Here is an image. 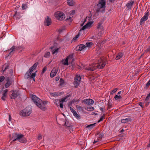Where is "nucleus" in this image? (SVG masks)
Returning <instances> with one entry per match:
<instances>
[{"label": "nucleus", "mask_w": 150, "mask_h": 150, "mask_svg": "<svg viewBox=\"0 0 150 150\" xmlns=\"http://www.w3.org/2000/svg\"><path fill=\"white\" fill-rule=\"evenodd\" d=\"M106 64L105 61L102 59L98 60L97 63H93L90 65L86 68V70L91 71H93L97 69H103Z\"/></svg>", "instance_id": "obj_1"}, {"label": "nucleus", "mask_w": 150, "mask_h": 150, "mask_svg": "<svg viewBox=\"0 0 150 150\" xmlns=\"http://www.w3.org/2000/svg\"><path fill=\"white\" fill-rule=\"evenodd\" d=\"M30 96L34 103L38 108L43 111L47 110L44 105H41L42 101L40 99L35 95H31Z\"/></svg>", "instance_id": "obj_2"}, {"label": "nucleus", "mask_w": 150, "mask_h": 150, "mask_svg": "<svg viewBox=\"0 0 150 150\" xmlns=\"http://www.w3.org/2000/svg\"><path fill=\"white\" fill-rule=\"evenodd\" d=\"M7 76V77L6 80V82L5 85V87L6 88H8L14 83L12 69H11L9 70Z\"/></svg>", "instance_id": "obj_3"}, {"label": "nucleus", "mask_w": 150, "mask_h": 150, "mask_svg": "<svg viewBox=\"0 0 150 150\" xmlns=\"http://www.w3.org/2000/svg\"><path fill=\"white\" fill-rule=\"evenodd\" d=\"M106 1L105 0H99L98 4H97L96 12H104L105 9Z\"/></svg>", "instance_id": "obj_4"}, {"label": "nucleus", "mask_w": 150, "mask_h": 150, "mask_svg": "<svg viewBox=\"0 0 150 150\" xmlns=\"http://www.w3.org/2000/svg\"><path fill=\"white\" fill-rule=\"evenodd\" d=\"M31 111L30 108L26 107L20 111V115L24 117L29 116L31 113Z\"/></svg>", "instance_id": "obj_5"}, {"label": "nucleus", "mask_w": 150, "mask_h": 150, "mask_svg": "<svg viewBox=\"0 0 150 150\" xmlns=\"http://www.w3.org/2000/svg\"><path fill=\"white\" fill-rule=\"evenodd\" d=\"M54 16L57 19L62 21L65 18V15L62 12L59 11L56 12L54 14Z\"/></svg>", "instance_id": "obj_6"}, {"label": "nucleus", "mask_w": 150, "mask_h": 150, "mask_svg": "<svg viewBox=\"0 0 150 150\" xmlns=\"http://www.w3.org/2000/svg\"><path fill=\"white\" fill-rule=\"evenodd\" d=\"M81 78L80 76L79 75L76 74L74 78V84L75 87H77L79 85Z\"/></svg>", "instance_id": "obj_7"}, {"label": "nucleus", "mask_w": 150, "mask_h": 150, "mask_svg": "<svg viewBox=\"0 0 150 150\" xmlns=\"http://www.w3.org/2000/svg\"><path fill=\"white\" fill-rule=\"evenodd\" d=\"M8 90L6 89L4 90H2L0 91V95L2 94V96L1 99L3 100H5L6 97V96L7 94Z\"/></svg>", "instance_id": "obj_8"}, {"label": "nucleus", "mask_w": 150, "mask_h": 150, "mask_svg": "<svg viewBox=\"0 0 150 150\" xmlns=\"http://www.w3.org/2000/svg\"><path fill=\"white\" fill-rule=\"evenodd\" d=\"M149 15V11H147L145 14L144 16L141 19L140 21V25H142L144 22L145 21L148 19Z\"/></svg>", "instance_id": "obj_9"}, {"label": "nucleus", "mask_w": 150, "mask_h": 150, "mask_svg": "<svg viewBox=\"0 0 150 150\" xmlns=\"http://www.w3.org/2000/svg\"><path fill=\"white\" fill-rule=\"evenodd\" d=\"M83 102L88 105H92L94 103L93 100L91 99H84L83 100Z\"/></svg>", "instance_id": "obj_10"}, {"label": "nucleus", "mask_w": 150, "mask_h": 150, "mask_svg": "<svg viewBox=\"0 0 150 150\" xmlns=\"http://www.w3.org/2000/svg\"><path fill=\"white\" fill-rule=\"evenodd\" d=\"M58 71V69H56L55 67H54L51 71L50 74V77L53 78L56 74Z\"/></svg>", "instance_id": "obj_11"}, {"label": "nucleus", "mask_w": 150, "mask_h": 150, "mask_svg": "<svg viewBox=\"0 0 150 150\" xmlns=\"http://www.w3.org/2000/svg\"><path fill=\"white\" fill-rule=\"evenodd\" d=\"M51 23V19L48 16L45 19L44 21V24L45 25L49 26L50 25Z\"/></svg>", "instance_id": "obj_12"}, {"label": "nucleus", "mask_w": 150, "mask_h": 150, "mask_svg": "<svg viewBox=\"0 0 150 150\" xmlns=\"http://www.w3.org/2000/svg\"><path fill=\"white\" fill-rule=\"evenodd\" d=\"M71 55L68 56L65 59H63L62 60V63L64 65H68V60L70 59L71 58Z\"/></svg>", "instance_id": "obj_13"}, {"label": "nucleus", "mask_w": 150, "mask_h": 150, "mask_svg": "<svg viewBox=\"0 0 150 150\" xmlns=\"http://www.w3.org/2000/svg\"><path fill=\"white\" fill-rule=\"evenodd\" d=\"M103 137V134H100L98 137H96L95 138V139L93 142V144H94L96 142H98L99 141H100L101 139Z\"/></svg>", "instance_id": "obj_14"}, {"label": "nucleus", "mask_w": 150, "mask_h": 150, "mask_svg": "<svg viewBox=\"0 0 150 150\" xmlns=\"http://www.w3.org/2000/svg\"><path fill=\"white\" fill-rule=\"evenodd\" d=\"M12 93L11 96V98L15 99L19 95L18 92L16 90H14L13 91Z\"/></svg>", "instance_id": "obj_15"}, {"label": "nucleus", "mask_w": 150, "mask_h": 150, "mask_svg": "<svg viewBox=\"0 0 150 150\" xmlns=\"http://www.w3.org/2000/svg\"><path fill=\"white\" fill-rule=\"evenodd\" d=\"M50 49L51 50L52 54H54L55 53H57L58 52V50L59 49L57 48L55 46H52L50 47Z\"/></svg>", "instance_id": "obj_16"}, {"label": "nucleus", "mask_w": 150, "mask_h": 150, "mask_svg": "<svg viewBox=\"0 0 150 150\" xmlns=\"http://www.w3.org/2000/svg\"><path fill=\"white\" fill-rule=\"evenodd\" d=\"M9 66V65L8 63H6L4 64L2 67V72L4 73L5 71H6L7 69H8Z\"/></svg>", "instance_id": "obj_17"}, {"label": "nucleus", "mask_w": 150, "mask_h": 150, "mask_svg": "<svg viewBox=\"0 0 150 150\" xmlns=\"http://www.w3.org/2000/svg\"><path fill=\"white\" fill-rule=\"evenodd\" d=\"M85 48H86V46L83 44H81L76 48V50L78 51H81L84 50Z\"/></svg>", "instance_id": "obj_18"}, {"label": "nucleus", "mask_w": 150, "mask_h": 150, "mask_svg": "<svg viewBox=\"0 0 150 150\" xmlns=\"http://www.w3.org/2000/svg\"><path fill=\"white\" fill-rule=\"evenodd\" d=\"M38 64L35 63L29 69V71L32 73L33 71L36 68Z\"/></svg>", "instance_id": "obj_19"}, {"label": "nucleus", "mask_w": 150, "mask_h": 150, "mask_svg": "<svg viewBox=\"0 0 150 150\" xmlns=\"http://www.w3.org/2000/svg\"><path fill=\"white\" fill-rule=\"evenodd\" d=\"M76 108L77 110L79 111V112L83 111V107H81L79 105H76Z\"/></svg>", "instance_id": "obj_20"}, {"label": "nucleus", "mask_w": 150, "mask_h": 150, "mask_svg": "<svg viewBox=\"0 0 150 150\" xmlns=\"http://www.w3.org/2000/svg\"><path fill=\"white\" fill-rule=\"evenodd\" d=\"M24 135L22 134H18L17 138V140H18L19 142H21V139L23 137Z\"/></svg>", "instance_id": "obj_21"}, {"label": "nucleus", "mask_w": 150, "mask_h": 150, "mask_svg": "<svg viewBox=\"0 0 150 150\" xmlns=\"http://www.w3.org/2000/svg\"><path fill=\"white\" fill-rule=\"evenodd\" d=\"M134 3L133 1H129L128 3H127L126 5L127 8L128 9L131 8L132 5Z\"/></svg>", "instance_id": "obj_22"}, {"label": "nucleus", "mask_w": 150, "mask_h": 150, "mask_svg": "<svg viewBox=\"0 0 150 150\" xmlns=\"http://www.w3.org/2000/svg\"><path fill=\"white\" fill-rule=\"evenodd\" d=\"M124 54L122 52H120L118 53L117 56L115 58V59L116 60H118L120 58H121Z\"/></svg>", "instance_id": "obj_23"}, {"label": "nucleus", "mask_w": 150, "mask_h": 150, "mask_svg": "<svg viewBox=\"0 0 150 150\" xmlns=\"http://www.w3.org/2000/svg\"><path fill=\"white\" fill-rule=\"evenodd\" d=\"M129 121H131V119L129 117L121 120V122L122 123H125Z\"/></svg>", "instance_id": "obj_24"}, {"label": "nucleus", "mask_w": 150, "mask_h": 150, "mask_svg": "<svg viewBox=\"0 0 150 150\" xmlns=\"http://www.w3.org/2000/svg\"><path fill=\"white\" fill-rule=\"evenodd\" d=\"M32 73L29 71H27L25 75V79H28L30 77L31 74Z\"/></svg>", "instance_id": "obj_25"}, {"label": "nucleus", "mask_w": 150, "mask_h": 150, "mask_svg": "<svg viewBox=\"0 0 150 150\" xmlns=\"http://www.w3.org/2000/svg\"><path fill=\"white\" fill-rule=\"evenodd\" d=\"M15 48L16 47L14 46H13L10 49V50L11 51L9 53L8 55L13 54V52L15 50Z\"/></svg>", "instance_id": "obj_26"}, {"label": "nucleus", "mask_w": 150, "mask_h": 150, "mask_svg": "<svg viewBox=\"0 0 150 150\" xmlns=\"http://www.w3.org/2000/svg\"><path fill=\"white\" fill-rule=\"evenodd\" d=\"M68 4L70 6H73L74 4V2L72 0H68Z\"/></svg>", "instance_id": "obj_27"}, {"label": "nucleus", "mask_w": 150, "mask_h": 150, "mask_svg": "<svg viewBox=\"0 0 150 150\" xmlns=\"http://www.w3.org/2000/svg\"><path fill=\"white\" fill-rule=\"evenodd\" d=\"M93 45V43L92 42H88L86 44V47H90Z\"/></svg>", "instance_id": "obj_28"}, {"label": "nucleus", "mask_w": 150, "mask_h": 150, "mask_svg": "<svg viewBox=\"0 0 150 150\" xmlns=\"http://www.w3.org/2000/svg\"><path fill=\"white\" fill-rule=\"evenodd\" d=\"M18 134L17 133H14L13 134L12 138L13 139V142H15L17 140V136H18Z\"/></svg>", "instance_id": "obj_29"}, {"label": "nucleus", "mask_w": 150, "mask_h": 150, "mask_svg": "<svg viewBox=\"0 0 150 150\" xmlns=\"http://www.w3.org/2000/svg\"><path fill=\"white\" fill-rule=\"evenodd\" d=\"M93 23V21H89L86 24V25L87 27V28H89L92 26V25Z\"/></svg>", "instance_id": "obj_30"}, {"label": "nucleus", "mask_w": 150, "mask_h": 150, "mask_svg": "<svg viewBox=\"0 0 150 150\" xmlns=\"http://www.w3.org/2000/svg\"><path fill=\"white\" fill-rule=\"evenodd\" d=\"M96 124V123H95L88 125L86 126V127L87 128H88L89 129H91L95 126Z\"/></svg>", "instance_id": "obj_31"}, {"label": "nucleus", "mask_w": 150, "mask_h": 150, "mask_svg": "<svg viewBox=\"0 0 150 150\" xmlns=\"http://www.w3.org/2000/svg\"><path fill=\"white\" fill-rule=\"evenodd\" d=\"M73 115L76 117V118L77 119H79L80 117V116L79 115L77 114L76 111L74 112V113H73Z\"/></svg>", "instance_id": "obj_32"}, {"label": "nucleus", "mask_w": 150, "mask_h": 150, "mask_svg": "<svg viewBox=\"0 0 150 150\" xmlns=\"http://www.w3.org/2000/svg\"><path fill=\"white\" fill-rule=\"evenodd\" d=\"M50 95L54 97H56L58 96H59V94L58 92H55L53 93H51Z\"/></svg>", "instance_id": "obj_33"}, {"label": "nucleus", "mask_w": 150, "mask_h": 150, "mask_svg": "<svg viewBox=\"0 0 150 150\" xmlns=\"http://www.w3.org/2000/svg\"><path fill=\"white\" fill-rule=\"evenodd\" d=\"M44 56L46 58H49L50 56V52H46L44 55Z\"/></svg>", "instance_id": "obj_34"}, {"label": "nucleus", "mask_w": 150, "mask_h": 150, "mask_svg": "<svg viewBox=\"0 0 150 150\" xmlns=\"http://www.w3.org/2000/svg\"><path fill=\"white\" fill-rule=\"evenodd\" d=\"M114 98L115 100H118L121 99L122 97L120 95L118 96L117 95H116L114 97Z\"/></svg>", "instance_id": "obj_35"}, {"label": "nucleus", "mask_w": 150, "mask_h": 150, "mask_svg": "<svg viewBox=\"0 0 150 150\" xmlns=\"http://www.w3.org/2000/svg\"><path fill=\"white\" fill-rule=\"evenodd\" d=\"M79 33L78 34L76 35L73 38V40L74 41L76 40L78 38L79 36H80V34Z\"/></svg>", "instance_id": "obj_36"}, {"label": "nucleus", "mask_w": 150, "mask_h": 150, "mask_svg": "<svg viewBox=\"0 0 150 150\" xmlns=\"http://www.w3.org/2000/svg\"><path fill=\"white\" fill-rule=\"evenodd\" d=\"M88 29V28L86 25V24L83 26L81 28L80 30V32L81 31V30H84L85 29Z\"/></svg>", "instance_id": "obj_37"}, {"label": "nucleus", "mask_w": 150, "mask_h": 150, "mask_svg": "<svg viewBox=\"0 0 150 150\" xmlns=\"http://www.w3.org/2000/svg\"><path fill=\"white\" fill-rule=\"evenodd\" d=\"M86 108L88 111H93L94 110V108L92 106L87 107Z\"/></svg>", "instance_id": "obj_38"}, {"label": "nucleus", "mask_w": 150, "mask_h": 150, "mask_svg": "<svg viewBox=\"0 0 150 150\" xmlns=\"http://www.w3.org/2000/svg\"><path fill=\"white\" fill-rule=\"evenodd\" d=\"M68 97H69L68 96H67L66 97H65L64 98H62V100H61L60 101L62 102H66L67 100V98Z\"/></svg>", "instance_id": "obj_39"}, {"label": "nucleus", "mask_w": 150, "mask_h": 150, "mask_svg": "<svg viewBox=\"0 0 150 150\" xmlns=\"http://www.w3.org/2000/svg\"><path fill=\"white\" fill-rule=\"evenodd\" d=\"M105 114H104L103 115L100 117V120L98 121V122H99L103 120V119L105 118Z\"/></svg>", "instance_id": "obj_40"}, {"label": "nucleus", "mask_w": 150, "mask_h": 150, "mask_svg": "<svg viewBox=\"0 0 150 150\" xmlns=\"http://www.w3.org/2000/svg\"><path fill=\"white\" fill-rule=\"evenodd\" d=\"M118 89L117 88H115L113 90L111 91L110 92V94H113L114 93H115L117 90Z\"/></svg>", "instance_id": "obj_41"}, {"label": "nucleus", "mask_w": 150, "mask_h": 150, "mask_svg": "<svg viewBox=\"0 0 150 150\" xmlns=\"http://www.w3.org/2000/svg\"><path fill=\"white\" fill-rule=\"evenodd\" d=\"M150 103V101L149 100H145L144 103H145V106L146 107H147L148 105Z\"/></svg>", "instance_id": "obj_42"}, {"label": "nucleus", "mask_w": 150, "mask_h": 150, "mask_svg": "<svg viewBox=\"0 0 150 150\" xmlns=\"http://www.w3.org/2000/svg\"><path fill=\"white\" fill-rule=\"evenodd\" d=\"M145 52L150 53V45L149 46L145 51Z\"/></svg>", "instance_id": "obj_43"}, {"label": "nucleus", "mask_w": 150, "mask_h": 150, "mask_svg": "<svg viewBox=\"0 0 150 150\" xmlns=\"http://www.w3.org/2000/svg\"><path fill=\"white\" fill-rule=\"evenodd\" d=\"M103 23L101 22H99L98 23V24L97 26V28L98 29L100 28L101 27V26L102 24Z\"/></svg>", "instance_id": "obj_44"}, {"label": "nucleus", "mask_w": 150, "mask_h": 150, "mask_svg": "<svg viewBox=\"0 0 150 150\" xmlns=\"http://www.w3.org/2000/svg\"><path fill=\"white\" fill-rule=\"evenodd\" d=\"M5 79V77L4 76H2L0 77V83L3 81Z\"/></svg>", "instance_id": "obj_45"}, {"label": "nucleus", "mask_w": 150, "mask_h": 150, "mask_svg": "<svg viewBox=\"0 0 150 150\" xmlns=\"http://www.w3.org/2000/svg\"><path fill=\"white\" fill-rule=\"evenodd\" d=\"M37 71H36V72L34 73H33L31 75L30 78H34L35 77L36 74V72H37Z\"/></svg>", "instance_id": "obj_46"}, {"label": "nucleus", "mask_w": 150, "mask_h": 150, "mask_svg": "<svg viewBox=\"0 0 150 150\" xmlns=\"http://www.w3.org/2000/svg\"><path fill=\"white\" fill-rule=\"evenodd\" d=\"M60 85H62L64 84V80L62 79H61L60 80Z\"/></svg>", "instance_id": "obj_47"}, {"label": "nucleus", "mask_w": 150, "mask_h": 150, "mask_svg": "<svg viewBox=\"0 0 150 150\" xmlns=\"http://www.w3.org/2000/svg\"><path fill=\"white\" fill-rule=\"evenodd\" d=\"M27 8V5L25 4H23L22 6V8L23 10H24L25 9H26V8Z\"/></svg>", "instance_id": "obj_48"}, {"label": "nucleus", "mask_w": 150, "mask_h": 150, "mask_svg": "<svg viewBox=\"0 0 150 150\" xmlns=\"http://www.w3.org/2000/svg\"><path fill=\"white\" fill-rule=\"evenodd\" d=\"M150 97V93H149V94L147 95V96L146 97V98L145 100H149V99Z\"/></svg>", "instance_id": "obj_49"}, {"label": "nucleus", "mask_w": 150, "mask_h": 150, "mask_svg": "<svg viewBox=\"0 0 150 150\" xmlns=\"http://www.w3.org/2000/svg\"><path fill=\"white\" fill-rule=\"evenodd\" d=\"M139 105L142 108H144V103L142 102H140L139 103Z\"/></svg>", "instance_id": "obj_50"}, {"label": "nucleus", "mask_w": 150, "mask_h": 150, "mask_svg": "<svg viewBox=\"0 0 150 150\" xmlns=\"http://www.w3.org/2000/svg\"><path fill=\"white\" fill-rule=\"evenodd\" d=\"M59 103H60L59 104H60V108H63V102H62V101H60Z\"/></svg>", "instance_id": "obj_51"}, {"label": "nucleus", "mask_w": 150, "mask_h": 150, "mask_svg": "<svg viewBox=\"0 0 150 150\" xmlns=\"http://www.w3.org/2000/svg\"><path fill=\"white\" fill-rule=\"evenodd\" d=\"M46 69H47V67H44L42 69V73H44L45 72V71H46Z\"/></svg>", "instance_id": "obj_52"}, {"label": "nucleus", "mask_w": 150, "mask_h": 150, "mask_svg": "<svg viewBox=\"0 0 150 150\" xmlns=\"http://www.w3.org/2000/svg\"><path fill=\"white\" fill-rule=\"evenodd\" d=\"M91 15L90 14L89 15L88 17H87L86 18L88 20L91 21L92 20L91 19Z\"/></svg>", "instance_id": "obj_53"}, {"label": "nucleus", "mask_w": 150, "mask_h": 150, "mask_svg": "<svg viewBox=\"0 0 150 150\" xmlns=\"http://www.w3.org/2000/svg\"><path fill=\"white\" fill-rule=\"evenodd\" d=\"M70 110H71V112H72V113H74V112H75L76 111L73 109L71 108V107H70Z\"/></svg>", "instance_id": "obj_54"}, {"label": "nucleus", "mask_w": 150, "mask_h": 150, "mask_svg": "<svg viewBox=\"0 0 150 150\" xmlns=\"http://www.w3.org/2000/svg\"><path fill=\"white\" fill-rule=\"evenodd\" d=\"M100 110L103 112H105L104 110V108L103 107H100Z\"/></svg>", "instance_id": "obj_55"}, {"label": "nucleus", "mask_w": 150, "mask_h": 150, "mask_svg": "<svg viewBox=\"0 0 150 150\" xmlns=\"http://www.w3.org/2000/svg\"><path fill=\"white\" fill-rule=\"evenodd\" d=\"M150 84V81H148L146 84V86L148 87Z\"/></svg>", "instance_id": "obj_56"}, {"label": "nucleus", "mask_w": 150, "mask_h": 150, "mask_svg": "<svg viewBox=\"0 0 150 150\" xmlns=\"http://www.w3.org/2000/svg\"><path fill=\"white\" fill-rule=\"evenodd\" d=\"M42 139V136L41 134H39L38 137V139Z\"/></svg>", "instance_id": "obj_57"}, {"label": "nucleus", "mask_w": 150, "mask_h": 150, "mask_svg": "<svg viewBox=\"0 0 150 150\" xmlns=\"http://www.w3.org/2000/svg\"><path fill=\"white\" fill-rule=\"evenodd\" d=\"M86 21V19H83V23H82V24H81V26H82L83 25L84 23Z\"/></svg>", "instance_id": "obj_58"}, {"label": "nucleus", "mask_w": 150, "mask_h": 150, "mask_svg": "<svg viewBox=\"0 0 150 150\" xmlns=\"http://www.w3.org/2000/svg\"><path fill=\"white\" fill-rule=\"evenodd\" d=\"M111 107V105H110L108 104V109H110Z\"/></svg>", "instance_id": "obj_59"}, {"label": "nucleus", "mask_w": 150, "mask_h": 150, "mask_svg": "<svg viewBox=\"0 0 150 150\" xmlns=\"http://www.w3.org/2000/svg\"><path fill=\"white\" fill-rule=\"evenodd\" d=\"M42 103H43V104H41V105H45V104H46V102L45 101H44L42 102ZM45 107L46 108V107Z\"/></svg>", "instance_id": "obj_60"}, {"label": "nucleus", "mask_w": 150, "mask_h": 150, "mask_svg": "<svg viewBox=\"0 0 150 150\" xmlns=\"http://www.w3.org/2000/svg\"><path fill=\"white\" fill-rule=\"evenodd\" d=\"M75 13V11L74 10H73L72 11L71 13V14L72 15L74 14Z\"/></svg>", "instance_id": "obj_61"}, {"label": "nucleus", "mask_w": 150, "mask_h": 150, "mask_svg": "<svg viewBox=\"0 0 150 150\" xmlns=\"http://www.w3.org/2000/svg\"><path fill=\"white\" fill-rule=\"evenodd\" d=\"M116 0H109L110 2H112L115 1Z\"/></svg>", "instance_id": "obj_62"}, {"label": "nucleus", "mask_w": 150, "mask_h": 150, "mask_svg": "<svg viewBox=\"0 0 150 150\" xmlns=\"http://www.w3.org/2000/svg\"><path fill=\"white\" fill-rule=\"evenodd\" d=\"M147 146L149 147V148L150 147V141H149V144L147 145Z\"/></svg>", "instance_id": "obj_63"}, {"label": "nucleus", "mask_w": 150, "mask_h": 150, "mask_svg": "<svg viewBox=\"0 0 150 150\" xmlns=\"http://www.w3.org/2000/svg\"><path fill=\"white\" fill-rule=\"evenodd\" d=\"M11 116L10 115H9V121H10L11 120Z\"/></svg>", "instance_id": "obj_64"}]
</instances>
